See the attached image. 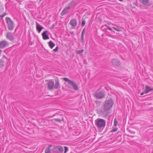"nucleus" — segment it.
I'll return each instance as SVG.
<instances>
[{
	"instance_id": "nucleus-26",
	"label": "nucleus",
	"mask_w": 153,
	"mask_h": 153,
	"mask_svg": "<svg viewBox=\"0 0 153 153\" xmlns=\"http://www.w3.org/2000/svg\"><path fill=\"white\" fill-rule=\"evenodd\" d=\"M65 148V151L64 153H66V152L68 151V148L67 146H64Z\"/></svg>"
},
{
	"instance_id": "nucleus-29",
	"label": "nucleus",
	"mask_w": 153,
	"mask_h": 153,
	"mask_svg": "<svg viewBox=\"0 0 153 153\" xmlns=\"http://www.w3.org/2000/svg\"><path fill=\"white\" fill-rule=\"evenodd\" d=\"M58 50V47H56L55 49H54L53 50V51H54L56 52V51H57Z\"/></svg>"
},
{
	"instance_id": "nucleus-16",
	"label": "nucleus",
	"mask_w": 153,
	"mask_h": 153,
	"mask_svg": "<svg viewBox=\"0 0 153 153\" xmlns=\"http://www.w3.org/2000/svg\"><path fill=\"white\" fill-rule=\"evenodd\" d=\"M51 145H50L46 148L45 150V153H51Z\"/></svg>"
},
{
	"instance_id": "nucleus-1",
	"label": "nucleus",
	"mask_w": 153,
	"mask_h": 153,
	"mask_svg": "<svg viewBox=\"0 0 153 153\" xmlns=\"http://www.w3.org/2000/svg\"><path fill=\"white\" fill-rule=\"evenodd\" d=\"M113 103V101L112 100H108L105 102L103 105V111L101 112L102 115L104 117H106L108 115L109 110L112 107Z\"/></svg>"
},
{
	"instance_id": "nucleus-27",
	"label": "nucleus",
	"mask_w": 153,
	"mask_h": 153,
	"mask_svg": "<svg viewBox=\"0 0 153 153\" xmlns=\"http://www.w3.org/2000/svg\"><path fill=\"white\" fill-rule=\"evenodd\" d=\"M85 20L82 19V26H83L85 25Z\"/></svg>"
},
{
	"instance_id": "nucleus-6",
	"label": "nucleus",
	"mask_w": 153,
	"mask_h": 153,
	"mask_svg": "<svg viewBox=\"0 0 153 153\" xmlns=\"http://www.w3.org/2000/svg\"><path fill=\"white\" fill-rule=\"evenodd\" d=\"M105 95L104 91L103 90L97 91L94 94L95 97L98 99H101L104 97Z\"/></svg>"
},
{
	"instance_id": "nucleus-9",
	"label": "nucleus",
	"mask_w": 153,
	"mask_h": 153,
	"mask_svg": "<svg viewBox=\"0 0 153 153\" xmlns=\"http://www.w3.org/2000/svg\"><path fill=\"white\" fill-rule=\"evenodd\" d=\"M112 64L114 66L118 67L120 65V62L117 59H113L111 61Z\"/></svg>"
},
{
	"instance_id": "nucleus-31",
	"label": "nucleus",
	"mask_w": 153,
	"mask_h": 153,
	"mask_svg": "<svg viewBox=\"0 0 153 153\" xmlns=\"http://www.w3.org/2000/svg\"><path fill=\"white\" fill-rule=\"evenodd\" d=\"M2 14L3 15L2 16V18H3V17H4L7 14V13H3V14Z\"/></svg>"
},
{
	"instance_id": "nucleus-8",
	"label": "nucleus",
	"mask_w": 153,
	"mask_h": 153,
	"mask_svg": "<svg viewBox=\"0 0 153 153\" xmlns=\"http://www.w3.org/2000/svg\"><path fill=\"white\" fill-rule=\"evenodd\" d=\"M54 82L53 80H50L48 83V88L49 90H52L54 88Z\"/></svg>"
},
{
	"instance_id": "nucleus-18",
	"label": "nucleus",
	"mask_w": 153,
	"mask_h": 153,
	"mask_svg": "<svg viewBox=\"0 0 153 153\" xmlns=\"http://www.w3.org/2000/svg\"><path fill=\"white\" fill-rule=\"evenodd\" d=\"M49 46L51 48H52L55 45V44L52 41H51L48 42Z\"/></svg>"
},
{
	"instance_id": "nucleus-3",
	"label": "nucleus",
	"mask_w": 153,
	"mask_h": 153,
	"mask_svg": "<svg viewBox=\"0 0 153 153\" xmlns=\"http://www.w3.org/2000/svg\"><path fill=\"white\" fill-rule=\"evenodd\" d=\"M5 20L7 25L8 30H12L14 27L13 22L10 18L8 17H6Z\"/></svg>"
},
{
	"instance_id": "nucleus-34",
	"label": "nucleus",
	"mask_w": 153,
	"mask_h": 153,
	"mask_svg": "<svg viewBox=\"0 0 153 153\" xmlns=\"http://www.w3.org/2000/svg\"><path fill=\"white\" fill-rule=\"evenodd\" d=\"M1 52H2V51L0 49V56H1Z\"/></svg>"
},
{
	"instance_id": "nucleus-14",
	"label": "nucleus",
	"mask_w": 153,
	"mask_h": 153,
	"mask_svg": "<svg viewBox=\"0 0 153 153\" xmlns=\"http://www.w3.org/2000/svg\"><path fill=\"white\" fill-rule=\"evenodd\" d=\"M47 31H44L42 33V36L44 40H46L49 39V37L48 35L47 34Z\"/></svg>"
},
{
	"instance_id": "nucleus-32",
	"label": "nucleus",
	"mask_w": 153,
	"mask_h": 153,
	"mask_svg": "<svg viewBox=\"0 0 153 153\" xmlns=\"http://www.w3.org/2000/svg\"><path fill=\"white\" fill-rule=\"evenodd\" d=\"M117 128H115L113 130H112V132H115V131H117Z\"/></svg>"
},
{
	"instance_id": "nucleus-21",
	"label": "nucleus",
	"mask_w": 153,
	"mask_h": 153,
	"mask_svg": "<svg viewBox=\"0 0 153 153\" xmlns=\"http://www.w3.org/2000/svg\"><path fill=\"white\" fill-rule=\"evenodd\" d=\"M84 51V50L81 49L77 51H76V53L77 54H79L80 53H82Z\"/></svg>"
},
{
	"instance_id": "nucleus-15",
	"label": "nucleus",
	"mask_w": 153,
	"mask_h": 153,
	"mask_svg": "<svg viewBox=\"0 0 153 153\" xmlns=\"http://www.w3.org/2000/svg\"><path fill=\"white\" fill-rule=\"evenodd\" d=\"M153 91V88H151L149 86L146 85V90L145 91V94H147L149 92Z\"/></svg>"
},
{
	"instance_id": "nucleus-10",
	"label": "nucleus",
	"mask_w": 153,
	"mask_h": 153,
	"mask_svg": "<svg viewBox=\"0 0 153 153\" xmlns=\"http://www.w3.org/2000/svg\"><path fill=\"white\" fill-rule=\"evenodd\" d=\"M8 43L5 41H3L0 42V48L3 49L7 47Z\"/></svg>"
},
{
	"instance_id": "nucleus-22",
	"label": "nucleus",
	"mask_w": 153,
	"mask_h": 153,
	"mask_svg": "<svg viewBox=\"0 0 153 153\" xmlns=\"http://www.w3.org/2000/svg\"><path fill=\"white\" fill-rule=\"evenodd\" d=\"M4 65V62L3 59L0 60V66L1 67L3 66Z\"/></svg>"
},
{
	"instance_id": "nucleus-25",
	"label": "nucleus",
	"mask_w": 153,
	"mask_h": 153,
	"mask_svg": "<svg viewBox=\"0 0 153 153\" xmlns=\"http://www.w3.org/2000/svg\"><path fill=\"white\" fill-rule=\"evenodd\" d=\"M112 28H113L115 30L118 31H121V30L120 28H118L117 27H112Z\"/></svg>"
},
{
	"instance_id": "nucleus-2",
	"label": "nucleus",
	"mask_w": 153,
	"mask_h": 153,
	"mask_svg": "<svg viewBox=\"0 0 153 153\" xmlns=\"http://www.w3.org/2000/svg\"><path fill=\"white\" fill-rule=\"evenodd\" d=\"M95 125L99 128L103 129L105 126L106 121L104 119L98 118L95 121Z\"/></svg>"
},
{
	"instance_id": "nucleus-7",
	"label": "nucleus",
	"mask_w": 153,
	"mask_h": 153,
	"mask_svg": "<svg viewBox=\"0 0 153 153\" xmlns=\"http://www.w3.org/2000/svg\"><path fill=\"white\" fill-rule=\"evenodd\" d=\"M64 150L63 148L61 146H56L53 149V151L54 152L58 153H63Z\"/></svg>"
},
{
	"instance_id": "nucleus-13",
	"label": "nucleus",
	"mask_w": 153,
	"mask_h": 153,
	"mask_svg": "<svg viewBox=\"0 0 153 153\" xmlns=\"http://www.w3.org/2000/svg\"><path fill=\"white\" fill-rule=\"evenodd\" d=\"M36 29L38 31L39 33H40L42 30L44 28V27H42L41 25H39L38 23L37 22H36Z\"/></svg>"
},
{
	"instance_id": "nucleus-28",
	"label": "nucleus",
	"mask_w": 153,
	"mask_h": 153,
	"mask_svg": "<svg viewBox=\"0 0 153 153\" xmlns=\"http://www.w3.org/2000/svg\"><path fill=\"white\" fill-rule=\"evenodd\" d=\"M54 120L58 122H60L61 120L60 119H55Z\"/></svg>"
},
{
	"instance_id": "nucleus-24",
	"label": "nucleus",
	"mask_w": 153,
	"mask_h": 153,
	"mask_svg": "<svg viewBox=\"0 0 153 153\" xmlns=\"http://www.w3.org/2000/svg\"><path fill=\"white\" fill-rule=\"evenodd\" d=\"M114 126H116L118 124V121L116 118H115L114 120Z\"/></svg>"
},
{
	"instance_id": "nucleus-30",
	"label": "nucleus",
	"mask_w": 153,
	"mask_h": 153,
	"mask_svg": "<svg viewBox=\"0 0 153 153\" xmlns=\"http://www.w3.org/2000/svg\"><path fill=\"white\" fill-rule=\"evenodd\" d=\"M107 29L108 30H110L111 31H113V30H112V29H111V27H107Z\"/></svg>"
},
{
	"instance_id": "nucleus-20",
	"label": "nucleus",
	"mask_w": 153,
	"mask_h": 153,
	"mask_svg": "<svg viewBox=\"0 0 153 153\" xmlns=\"http://www.w3.org/2000/svg\"><path fill=\"white\" fill-rule=\"evenodd\" d=\"M85 33V28H84L82 32V33H81V38H82V40H84V34Z\"/></svg>"
},
{
	"instance_id": "nucleus-17",
	"label": "nucleus",
	"mask_w": 153,
	"mask_h": 153,
	"mask_svg": "<svg viewBox=\"0 0 153 153\" xmlns=\"http://www.w3.org/2000/svg\"><path fill=\"white\" fill-rule=\"evenodd\" d=\"M60 87V84L58 80H55V83L54 85V88L55 89H57Z\"/></svg>"
},
{
	"instance_id": "nucleus-4",
	"label": "nucleus",
	"mask_w": 153,
	"mask_h": 153,
	"mask_svg": "<svg viewBox=\"0 0 153 153\" xmlns=\"http://www.w3.org/2000/svg\"><path fill=\"white\" fill-rule=\"evenodd\" d=\"M63 79L65 81L68 82L70 85L72 86L74 90L76 91L78 90L77 85L74 81L69 79L67 78H63Z\"/></svg>"
},
{
	"instance_id": "nucleus-33",
	"label": "nucleus",
	"mask_w": 153,
	"mask_h": 153,
	"mask_svg": "<svg viewBox=\"0 0 153 153\" xmlns=\"http://www.w3.org/2000/svg\"><path fill=\"white\" fill-rule=\"evenodd\" d=\"M145 93V91H144V92H142V93H141L140 95H143V94H144Z\"/></svg>"
},
{
	"instance_id": "nucleus-12",
	"label": "nucleus",
	"mask_w": 153,
	"mask_h": 153,
	"mask_svg": "<svg viewBox=\"0 0 153 153\" xmlns=\"http://www.w3.org/2000/svg\"><path fill=\"white\" fill-rule=\"evenodd\" d=\"M70 24L71 26L75 27L77 25V22L76 19H73L70 20Z\"/></svg>"
},
{
	"instance_id": "nucleus-23",
	"label": "nucleus",
	"mask_w": 153,
	"mask_h": 153,
	"mask_svg": "<svg viewBox=\"0 0 153 153\" xmlns=\"http://www.w3.org/2000/svg\"><path fill=\"white\" fill-rule=\"evenodd\" d=\"M4 11V9L2 8L0 9V17H2V14H3Z\"/></svg>"
},
{
	"instance_id": "nucleus-11",
	"label": "nucleus",
	"mask_w": 153,
	"mask_h": 153,
	"mask_svg": "<svg viewBox=\"0 0 153 153\" xmlns=\"http://www.w3.org/2000/svg\"><path fill=\"white\" fill-rule=\"evenodd\" d=\"M6 36L7 39L10 41H12L14 39V37L13 34L10 32L7 33Z\"/></svg>"
},
{
	"instance_id": "nucleus-5",
	"label": "nucleus",
	"mask_w": 153,
	"mask_h": 153,
	"mask_svg": "<svg viewBox=\"0 0 153 153\" xmlns=\"http://www.w3.org/2000/svg\"><path fill=\"white\" fill-rule=\"evenodd\" d=\"M73 2L70 3L67 7H65L61 13V15L63 16L69 12L70 10L73 7Z\"/></svg>"
},
{
	"instance_id": "nucleus-19",
	"label": "nucleus",
	"mask_w": 153,
	"mask_h": 153,
	"mask_svg": "<svg viewBox=\"0 0 153 153\" xmlns=\"http://www.w3.org/2000/svg\"><path fill=\"white\" fill-rule=\"evenodd\" d=\"M143 3V4L145 5H148L149 4L148 0H140Z\"/></svg>"
}]
</instances>
